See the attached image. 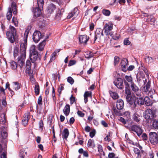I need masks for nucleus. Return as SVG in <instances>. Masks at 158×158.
I'll use <instances>...</instances> for the list:
<instances>
[{"label":"nucleus","mask_w":158,"mask_h":158,"mask_svg":"<svg viewBox=\"0 0 158 158\" xmlns=\"http://www.w3.org/2000/svg\"><path fill=\"white\" fill-rule=\"evenodd\" d=\"M42 8H39V7H36L35 10H34V16L35 17H38L41 14V9Z\"/></svg>","instance_id":"4be33fe9"},{"label":"nucleus","mask_w":158,"mask_h":158,"mask_svg":"<svg viewBox=\"0 0 158 158\" xmlns=\"http://www.w3.org/2000/svg\"><path fill=\"white\" fill-rule=\"evenodd\" d=\"M111 96L112 98H113L114 99H116L118 98V96L117 93H113L111 94Z\"/></svg>","instance_id":"13d9d810"},{"label":"nucleus","mask_w":158,"mask_h":158,"mask_svg":"<svg viewBox=\"0 0 158 158\" xmlns=\"http://www.w3.org/2000/svg\"><path fill=\"white\" fill-rule=\"evenodd\" d=\"M133 120L137 123H139L140 120V115L137 112L135 113L132 115Z\"/></svg>","instance_id":"a211bd4d"},{"label":"nucleus","mask_w":158,"mask_h":158,"mask_svg":"<svg viewBox=\"0 0 158 158\" xmlns=\"http://www.w3.org/2000/svg\"><path fill=\"white\" fill-rule=\"evenodd\" d=\"M113 83L119 89H122L124 88L123 80L122 78L118 77L116 78L114 81Z\"/></svg>","instance_id":"6e6552de"},{"label":"nucleus","mask_w":158,"mask_h":158,"mask_svg":"<svg viewBox=\"0 0 158 158\" xmlns=\"http://www.w3.org/2000/svg\"><path fill=\"white\" fill-rule=\"evenodd\" d=\"M89 37L86 35H81L79 37V42L81 44L86 43L89 40Z\"/></svg>","instance_id":"dca6fc26"},{"label":"nucleus","mask_w":158,"mask_h":158,"mask_svg":"<svg viewBox=\"0 0 158 158\" xmlns=\"http://www.w3.org/2000/svg\"><path fill=\"white\" fill-rule=\"evenodd\" d=\"M30 59L32 61V62H34L38 58L40 60V58L38 56V52L30 54Z\"/></svg>","instance_id":"6ab92c4d"},{"label":"nucleus","mask_w":158,"mask_h":158,"mask_svg":"<svg viewBox=\"0 0 158 158\" xmlns=\"http://www.w3.org/2000/svg\"><path fill=\"white\" fill-rule=\"evenodd\" d=\"M103 30L101 28H97L95 31V36L94 40V43H95V41L97 39H98L100 40L102 37L103 36Z\"/></svg>","instance_id":"1a4fd4ad"},{"label":"nucleus","mask_w":158,"mask_h":158,"mask_svg":"<svg viewBox=\"0 0 158 158\" xmlns=\"http://www.w3.org/2000/svg\"><path fill=\"white\" fill-rule=\"evenodd\" d=\"M31 63L30 60H27L26 64V73L32 71L31 69Z\"/></svg>","instance_id":"aec40b11"},{"label":"nucleus","mask_w":158,"mask_h":158,"mask_svg":"<svg viewBox=\"0 0 158 158\" xmlns=\"http://www.w3.org/2000/svg\"><path fill=\"white\" fill-rule=\"evenodd\" d=\"M98 152L100 153L103 151L102 146L101 145L99 144L98 146Z\"/></svg>","instance_id":"69168bd1"},{"label":"nucleus","mask_w":158,"mask_h":158,"mask_svg":"<svg viewBox=\"0 0 158 158\" xmlns=\"http://www.w3.org/2000/svg\"><path fill=\"white\" fill-rule=\"evenodd\" d=\"M43 35L40 31H35L33 34L32 39L35 43H38L42 38Z\"/></svg>","instance_id":"9d476101"},{"label":"nucleus","mask_w":158,"mask_h":158,"mask_svg":"<svg viewBox=\"0 0 158 158\" xmlns=\"http://www.w3.org/2000/svg\"><path fill=\"white\" fill-rule=\"evenodd\" d=\"M46 40H44L40 43L38 45V49L40 51H42L44 48V46L46 44Z\"/></svg>","instance_id":"cd10ccee"},{"label":"nucleus","mask_w":158,"mask_h":158,"mask_svg":"<svg viewBox=\"0 0 158 158\" xmlns=\"http://www.w3.org/2000/svg\"><path fill=\"white\" fill-rule=\"evenodd\" d=\"M94 56V54L91 52H89V53H87L85 55V57L87 59H89Z\"/></svg>","instance_id":"a18cd8bd"},{"label":"nucleus","mask_w":158,"mask_h":158,"mask_svg":"<svg viewBox=\"0 0 158 158\" xmlns=\"http://www.w3.org/2000/svg\"><path fill=\"white\" fill-rule=\"evenodd\" d=\"M88 147H94V142L92 141V140L91 139H89L88 141Z\"/></svg>","instance_id":"37998d69"},{"label":"nucleus","mask_w":158,"mask_h":158,"mask_svg":"<svg viewBox=\"0 0 158 158\" xmlns=\"http://www.w3.org/2000/svg\"><path fill=\"white\" fill-rule=\"evenodd\" d=\"M130 42L127 38L125 39L124 41V44L125 45H128L130 44Z\"/></svg>","instance_id":"680f3d73"},{"label":"nucleus","mask_w":158,"mask_h":158,"mask_svg":"<svg viewBox=\"0 0 158 158\" xmlns=\"http://www.w3.org/2000/svg\"><path fill=\"white\" fill-rule=\"evenodd\" d=\"M30 52V54L38 52L35 49V45H32L31 47Z\"/></svg>","instance_id":"f704fd0d"},{"label":"nucleus","mask_w":158,"mask_h":158,"mask_svg":"<svg viewBox=\"0 0 158 158\" xmlns=\"http://www.w3.org/2000/svg\"><path fill=\"white\" fill-rule=\"evenodd\" d=\"M113 40H110V45L112 47L117 48L118 47H120L119 45L115 46V40H118L119 38V36H113L112 37Z\"/></svg>","instance_id":"412c9836"},{"label":"nucleus","mask_w":158,"mask_h":158,"mask_svg":"<svg viewBox=\"0 0 158 158\" xmlns=\"http://www.w3.org/2000/svg\"><path fill=\"white\" fill-rule=\"evenodd\" d=\"M141 137L143 140H147L148 139V137L147 135L145 133H143L142 134Z\"/></svg>","instance_id":"6e6d98bb"},{"label":"nucleus","mask_w":158,"mask_h":158,"mask_svg":"<svg viewBox=\"0 0 158 158\" xmlns=\"http://www.w3.org/2000/svg\"><path fill=\"white\" fill-rule=\"evenodd\" d=\"M131 87L132 91L138 97L141 96V92L139 90V87L134 82L132 83L131 85Z\"/></svg>","instance_id":"9b49d317"},{"label":"nucleus","mask_w":158,"mask_h":158,"mask_svg":"<svg viewBox=\"0 0 158 158\" xmlns=\"http://www.w3.org/2000/svg\"><path fill=\"white\" fill-rule=\"evenodd\" d=\"M126 99L127 102L130 104L132 105L134 102V101L132 100V98L131 94L130 95H127L126 96Z\"/></svg>","instance_id":"c756f323"},{"label":"nucleus","mask_w":158,"mask_h":158,"mask_svg":"<svg viewBox=\"0 0 158 158\" xmlns=\"http://www.w3.org/2000/svg\"><path fill=\"white\" fill-rule=\"evenodd\" d=\"M67 81L70 84L72 85L74 82V80L71 77H69L67 78Z\"/></svg>","instance_id":"de8ad7c7"},{"label":"nucleus","mask_w":158,"mask_h":158,"mask_svg":"<svg viewBox=\"0 0 158 158\" xmlns=\"http://www.w3.org/2000/svg\"><path fill=\"white\" fill-rule=\"evenodd\" d=\"M102 12L103 15L106 16H109L110 14V12L109 10L105 9H103Z\"/></svg>","instance_id":"ea45409f"},{"label":"nucleus","mask_w":158,"mask_h":158,"mask_svg":"<svg viewBox=\"0 0 158 158\" xmlns=\"http://www.w3.org/2000/svg\"><path fill=\"white\" fill-rule=\"evenodd\" d=\"M131 129L132 131L135 132L139 137L142 135L143 131L141 126L138 125H132L131 127Z\"/></svg>","instance_id":"0eeeda50"},{"label":"nucleus","mask_w":158,"mask_h":158,"mask_svg":"<svg viewBox=\"0 0 158 158\" xmlns=\"http://www.w3.org/2000/svg\"><path fill=\"white\" fill-rule=\"evenodd\" d=\"M144 101V104H145L147 106H149L150 105V99L148 97H145L144 99H143Z\"/></svg>","instance_id":"e433bc0d"},{"label":"nucleus","mask_w":158,"mask_h":158,"mask_svg":"<svg viewBox=\"0 0 158 158\" xmlns=\"http://www.w3.org/2000/svg\"><path fill=\"white\" fill-rule=\"evenodd\" d=\"M16 29L13 26L10 25L9 28L6 32V38L11 43L14 42L18 43V35L16 33Z\"/></svg>","instance_id":"f03ea898"},{"label":"nucleus","mask_w":158,"mask_h":158,"mask_svg":"<svg viewBox=\"0 0 158 158\" xmlns=\"http://www.w3.org/2000/svg\"><path fill=\"white\" fill-rule=\"evenodd\" d=\"M121 65L122 67V70L123 71L126 72L127 69L126 68V66L128 64V61L126 59H123L122 60L121 62Z\"/></svg>","instance_id":"4468645a"},{"label":"nucleus","mask_w":158,"mask_h":158,"mask_svg":"<svg viewBox=\"0 0 158 158\" xmlns=\"http://www.w3.org/2000/svg\"><path fill=\"white\" fill-rule=\"evenodd\" d=\"M56 6L52 3L48 5L47 7V13L49 14H51L54 12L56 9Z\"/></svg>","instance_id":"2eb2a0df"},{"label":"nucleus","mask_w":158,"mask_h":158,"mask_svg":"<svg viewBox=\"0 0 158 158\" xmlns=\"http://www.w3.org/2000/svg\"><path fill=\"white\" fill-rule=\"evenodd\" d=\"M119 61V58L117 56H115L114 57V65H115L118 64Z\"/></svg>","instance_id":"3c124183"},{"label":"nucleus","mask_w":158,"mask_h":158,"mask_svg":"<svg viewBox=\"0 0 158 158\" xmlns=\"http://www.w3.org/2000/svg\"><path fill=\"white\" fill-rule=\"evenodd\" d=\"M123 106L124 103L123 101L121 99L118 100L116 104V107L118 110L114 108V107L113 109V111L116 115H120L121 114L120 111L119 110H122L123 107Z\"/></svg>","instance_id":"423d86ee"},{"label":"nucleus","mask_w":158,"mask_h":158,"mask_svg":"<svg viewBox=\"0 0 158 158\" xmlns=\"http://www.w3.org/2000/svg\"><path fill=\"white\" fill-rule=\"evenodd\" d=\"M26 73L29 75L30 76V78L31 80H33V79H34L33 78V71L30 72H29Z\"/></svg>","instance_id":"864d4df0"},{"label":"nucleus","mask_w":158,"mask_h":158,"mask_svg":"<svg viewBox=\"0 0 158 158\" xmlns=\"http://www.w3.org/2000/svg\"><path fill=\"white\" fill-rule=\"evenodd\" d=\"M84 97H91V93H89L88 91H86L85 92L84 95Z\"/></svg>","instance_id":"e2e57ef3"},{"label":"nucleus","mask_w":158,"mask_h":158,"mask_svg":"<svg viewBox=\"0 0 158 158\" xmlns=\"http://www.w3.org/2000/svg\"><path fill=\"white\" fill-rule=\"evenodd\" d=\"M150 87V81H149L145 86H144L143 90L145 92H147L149 90Z\"/></svg>","instance_id":"7c9ffc66"},{"label":"nucleus","mask_w":158,"mask_h":158,"mask_svg":"<svg viewBox=\"0 0 158 158\" xmlns=\"http://www.w3.org/2000/svg\"><path fill=\"white\" fill-rule=\"evenodd\" d=\"M113 27V24L110 22L105 24L103 30L106 35L112 36L113 35V33L111 31Z\"/></svg>","instance_id":"39448f33"},{"label":"nucleus","mask_w":158,"mask_h":158,"mask_svg":"<svg viewBox=\"0 0 158 158\" xmlns=\"http://www.w3.org/2000/svg\"><path fill=\"white\" fill-rule=\"evenodd\" d=\"M134 151L135 154L138 155V156L140 155V150L137 148H135L134 149Z\"/></svg>","instance_id":"5fc2aeb1"},{"label":"nucleus","mask_w":158,"mask_h":158,"mask_svg":"<svg viewBox=\"0 0 158 158\" xmlns=\"http://www.w3.org/2000/svg\"><path fill=\"white\" fill-rule=\"evenodd\" d=\"M144 101L142 98H135L134 100V107H135L137 105H142L144 104Z\"/></svg>","instance_id":"ddd939ff"},{"label":"nucleus","mask_w":158,"mask_h":158,"mask_svg":"<svg viewBox=\"0 0 158 158\" xmlns=\"http://www.w3.org/2000/svg\"><path fill=\"white\" fill-rule=\"evenodd\" d=\"M11 68L13 69H15L17 68V65L16 62L13 60H11L10 62Z\"/></svg>","instance_id":"72a5a7b5"},{"label":"nucleus","mask_w":158,"mask_h":158,"mask_svg":"<svg viewBox=\"0 0 158 158\" xmlns=\"http://www.w3.org/2000/svg\"><path fill=\"white\" fill-rule=\"evenodd\" d=\"M63 111L64 114L66 116H68L69 114L70 111V107L69 104H67L63 110Z\"/></svg>","instance_id":"5701e85b"},{"label":"nucleus","mask_w":158,"mask_h":158,"mask_svg":"<svg viewBox=\"0 0 158 158\" xmlns=\"http://www.w3.org/2000/svg\"><path fill=\"white\" fill-rule=\"evenodd\" d=\"M125 78L126 80L128 82H131V84H132V83L134 82L133 81L132 78L131 76L126 75L125 76Z\"/></svg>","instance_id":"79ce46f5"},{"label":"nucleus","mask_w":158,"mask_h":158,"mask_svg":"<svg viewBox=\"0 0 158 158\" xmlns=\"http://www.w3.org/2000/svg\"><path fill=\"white\" fill-rule=\"evenodd\" d=\"M64 12V9H61V10H58L57 11L56 14L55 18L57 20H60L62 17L63 13Z\"/></svg>","instance_id":"f3484780"},{"label":"nucleus","mask_w":158,"mask_h":158,"mask_svg":"<svg viewBox=\"0 0 158 158\" xmlns=\"http://www.w3.org/2000/svg\"><path fill=\"white\" fill-rule=\"evenodd\" d=\"M78 11L77 8L76 7L69 14L67 17V18L70 19L75 14L77 13Z\"/></svg>","instance_id":"393cba45"},{"label":"nucleus","mask_w":158,"mask_h":158,"mask_svg":"<svg viewBox=\"0 0 158 158\" xmlns=\"http://www.w3.org/2000/svg\"><path fill=\"white\" fill-rule=\"evenodd\" d=\"M38 103L39 105H42V97L41 96H40L38 98Z\"/></svg>","instance_id":"338daca9"},{"label":"nucleus","mask_w":158,"mask_h":158,"mask_svg":"<svg viewBox=\"0 0 158 158\" xmlns=\"http://www.w3.org/2000/svg\"><path fill=\"white\" fill-rule=\"evenodd\" d=\"M142 69L146 75H147L148 76H149V73H148V70L146 68L143 67V68H142Z\"/></svg>","instance_id":"0e129e2a"},{"label":"nucleus","mask_w":158,"mask_h":158,"mask_svg":"<svg viewBox=\"0 0 158 158\" xmlns=\"http://www.w3.org/2000/svg\"><path fill=\"white\" fill-rule=\"evenodd\" d=\"M37 0L38 7H39V8H43L44 5V0Z\"/></svg>","instance_id":"58836bf2"},{"label":"nucleus","mask_w":158,"mask_h":158,"mask_svg":"<svg viewBox=\"0 0 158 158\" xmlns=\"http://www.w3.org/2000/svg\"><path fill=\"white\" fill-rule=\"evenodd\" d=\"M27 152H25L24 149H21L19 152L20 158H24L25 155L27 154Z\"/></svg>","instance_id":"2f4dec72"},{"label":"nucleus","mask_w":158,"mask_h":158,"mask_svg":"<svg viewBox=\"0 0 158 158\" xmlns=\"http://www.w3.org/2000/svg\"><path fill=\"white\" fill-rule=\"evenodd\" d=\"M76 63V61L74 60H71L69 61L68 66H70L75 64Z\"/></svg>","instance_id":"4d7b16f0"},{"label":"nucleus","mask_w":158,"mask_h":158,"mask_svg":"<svg viewBox=\"0 0 158 158\" xmlns=\"http://www.w3.org/2000/svg\"><path fill=\"white\" fill-rule=\"evenodd\" d=\"M70 103L71 105L73 104L74 102H75L76 99L73 96V95H72L70 98Z\"/></svg>","instance_id":"09e8293b"},{"label":"nucleus","mask_w":158,"mask_h":158,"mask_svg":"<svg viewBox=\"0 0 158 158\" xmlns=\"http://www.w3.org/2000/svg\"><path fill=\"white\" fill-rule=\"evenodd\" d=\"M119 120L120 122L124 124H125L126 123L125 120L123 117H120L119 119Z\"/></svg>","instance_id":"774afa93"},{"label":"nucleus","mask_w":158,"mask_h":158,"mask_svg":"<svg viewBox=\"0 0 158 158\" xmlns=\"http://www.w3.org/2000/svg\"><path fill=\"white\" fill-rule=\"evenodd\" d=\"M149 139L150 143L153 145L158 144V135L155 132L149 133Z\"/></svg>","instance_id":"20e7f679"},{"label":"nucleus","mask_w":158,"mask_h":158,"mask_svg":"<svg viewBox=\"0 0 158 158\" xmlns=\"http://www.w3.org/2000/svg\"><path fill=\"white\" fill-rule=\"evenodd\" d=\"M95 130H93L92 131H91L89 133V136L91 138L93 137L95 134Z\"/></svg>","instance_id":"052dcab7"},{"label":"nucleus","mask_w":158,"mask_h":158,"mask_svg":"<svg viewBox=\"0 0 158 158\" xmlns=\"http://www.w3.org/2000/svg\"><path fill=\"white\" fill-rule=\"evenodd\" d=\"M12 16V10L10 7L8 8V11L6 15V17L7 19L10 21L11 19Z\"/></svg>","instance_id":"b1692460"},{"label":"nucleus","mask_w":158,"mask_h":158,"mask_svg":"<svg viewBox=\"0 0 158 158\" xmlns=\"http://www.w3.org/2000/svg\"><path fill=\"white\" fill-rule=\"evenodd\" d=\"M152 126L155 129H158V120L156 119L153 120Z\"/></svg>","instance_id":"c9c22d12"},{"label":"nucleus","mask_w":158,"mask_h":158,"mask_svg":"<svg viewBox=\"0 0 158 158\" xmlns=\"http://www.w3.org/2000/svg\"><path fill=\"white\" fill-rule=\"evenodd\" d=\"M145 77L143 73L142 72H140L136 75V78L138 82H139L142 79L144 78Z\"/></svg>","instance_id":"a878e982"},{"label":"nucleus","mask_w":158,"mask_h":158,"mask_svg":"<svg viewBox=\"0 0 158 158\" xmlns=\"http://www.w3.org/2000/svg\"><path fill=\"white\" fill-rule=\"evenodd\" d=\"M56 56V52H54L51 55V58L50 59V61L52 62L55 59V57Z\"/></svg>","instance_id":"49530a36"},{"label":"nucleus","mask_w":158,"mask_h":158,"mask_svg":"<svg viewBox=\"0 0 158 158\" xmlns=\"http://www.w3.org/2000/svg\"><path fill=\"white\" fill-rule=\"evenodd\" d=\"M115 154L113 152L109 153L108 154V158H118V157H115Z\"/></svg>","instance_id":"8fccbe9b"},{"label":"nucleus","mask_w":158,"mask_h":158,"mask_svg":"<svg viewBox=\"0 0 158 158\" xmlns=\"http://www.w3.org/2000/svg\"><path fill=\"white\" fill-rule=\"evenodd\" d=\"M156 109L153 108L147 109L145 111L143 115L144 118L147 120H152L156 116Z\"/></svg>","instance_id":"7ed1b4c3"},{"label":"nucleus","mask_w":158,"mask_h":158,"mask_svg":"<svg viewBox=\"0 0 158 158\" xmlns=\"http://www.w3.org/2000/svg\"><path fill=\"white\" fill-rule=\"evenodd\" d=\"M144 59L147 63H152L153 60V58L150 56H146L144 58Z\"/></svg>","instance_id":"473e14b6"},{"label":"nucleus","mask_w":158,"mask_h":158,"mask_svg":"<svg viewBox=\"0 0 158 158\" xmlns=\"http://www.w3.org/2000/svg\"><path fill=\"white\" fill-rule=\"evenodd\" d=\"M14 87L15 90H17L20 88V84L18 82H14Z\"/></svg>","instance_id":"4c0bfd02"},{"label":"nucleus","mask_w":158,"mask_h":158,"mask_svg":"<svg viewBox=\"0 0 158 158\" xmlns=\"http://www.w3.org/2000/svg\"><path fill=\"white\" fill-rule=\"evenodd\" d=\"M77 114L79 116L81 117H84L85 115V114L81 111L78 110L77 112Z\"/></svg>","instance_id":"bf43d9fd"},{"label":"nucleus","mask_w":158,"mask_h":158,"mask_svg":"<svg viewBox=\"0 0 158 158\" xmlns=\"http://www.w3.org/2000/svg\"><path fill=\"white\" fill-rule=\"evenodd\" d=\"M29 33V30L26 29L24 33L23 42L20 44V56L18 60V63L20 68L22 69L24 64V61L26 57V49L27 46V39Z\"/></svg>","instance_id":"f257e3e1"},{"label":"nucleus","mask_w":158,"mask_h":158,"mask_svg":"<svg viewBox=\"0 0 158 158\" xmlns=\"http://www.w3.org/2000/svg\"><path fill=\"white\" fill-rule=\"evenodd\" d=\"M69 131L67 129H64L62 134V137L65 139H66L69 135Z\"/></svg>","instance_id":"c85d7f7f"},{"label":"nucleus","mask_w":158,"mask_h":158,"mask_svg":"<svg viewBox=\"0 0 158 158\" xmlns=\"http://www.w3.org/2000/svg\"><path fill=\"white\" fill-rule=\"evenodd\" d=\"M16 6V3L14 2H12L11 4V8L12 9V10L14 14H16L17 13Z\"/></svg>","instance_id":"bb28decb"},{"label":"nucleus","mask_w":158,"mask_h":158,"mask_svg":"<svg viewBox=\"0 0 158 158\" xmlns=\"http://www.w3.org/2000/svg\"><path fill=\"white\" fill-rule=\"evenodd\" d=\"M35 92L36 95H38L40 93V87L38 85H35Z\"/></svg>","instance_id":"a19ab883"},{"label":"nucleus","mask_w":158,"mask_h":158,"mask_svg":"<svg viewBox=\"0 0 158 158\" xmlns=\"http://www.w3.org/2000/svg\"><path fill=\"white\" fill-rule=\"evenodd\" d=\"M12 22L14 23L15 27H17L18 24V22L16 18L13 17L12 19Z\"/></svg>","instance_id":"c03bdc74"},{"label":"nucleus","mask_w":158,"mask_h":158,"mask_svg":"<svg viewBox=\"0 0 158 158\" xmlns=\"http://www.w3.org/2000/svg\"><path fill=\"white\" fill-rule=\"evenodd\" d=\"M30 118V116L28 113H25L22 120V123L24 126H26L28 124V122Z\"/></svg>","instance_id":"f8f14e48"},{"label":"nucleus","mask_w":158,"mask_h":158,"mask_svg":"<svg viewBox=\"0 0 158 158\" xmlns=\"http://www.w3.org/2000/svg\"><path fill=\"white\" fill-rule=\"evenodd\" d=\"M125 93L127 95H130L131 94L130 88H125Z\"/></svg>","instance_id":"603ef678"}]
</instances>
